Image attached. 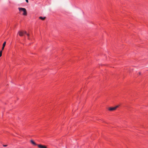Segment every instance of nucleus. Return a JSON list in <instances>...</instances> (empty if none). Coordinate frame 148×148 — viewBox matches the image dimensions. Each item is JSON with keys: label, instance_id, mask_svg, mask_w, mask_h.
Wrapping results in <instances>:
<instances>
[{"label": "nucleus", "instance_id": "obj_1", "mask_svg": "<svg viewBox=\"0 0 148 148\" xmlns=\"http://www.w3.org/2000/svg\"><path fill=\"white\" fill-rule=\"evenodd\" d=\"M19 11H23V13L22 15L24 16L27 15V12L26 9L24 8H19Z\"/></svg>", "mask_w": 148, "mask_h": 148}, {"label": "nucleus", "instance_id": "obj_2", "mask_svg": "<svg viewBox=\"0 0 148 148\" xmlns=\"http://www.w3.org/2000/svg\"><path fill=\"white\" fill-rule=\"evenodd\" d=\"M119 107V106H117L114 107H110L109 108L108 110L110 111H113L116 110V108Z\"/></svg>", "mask_w": 148, "mask_h": 148}, {"label": "nucleus", "instance_id": "obj_3", "mask_svg": "<svg viewBox=\"0 0 148 148\" xmlns=\"http://www.w3.org/2000/svg\"><path fill=\"white\" fill-rule=\"evenodd\" d=\"M25 33H26V32L25 31L19 32V36H23Z\"/></svg>", "mask_w": 148, "mask_h": 148}, {"label": "nucleus", "instance_id": "obj_4", "mask_svg": "<svg viewBox=\"0 0 148 148\" xmlns=\"http://www.w3.org/2000/svg\"><path fill=\"white\" fill-rule=\"evenodd\" d=\"M37 146L39 148H47V146L41 145H38Z\"/></svg>", "mask_w": 148, "mask_h": 148}, {"label": "nucleus", "instance_id": "obj_5", "mask_svg": "<svg viewBox=\"0 0 148 148\" xmlns=\"http://www.w3.org/2000/svg\"><path fill=\"white\" fill-rule=\"evenodd\" d=\"M6 42H4L3 43V47H2V50H3L4 49V48L5 45H6Z\"/></svg>", "mask_w": 148, "mask_h": 148}, {"label": "nucleus", "instance_id": "obj_6", "mask_svg": "<svg viewBox=\"0 0 148 148\" xmlns=\"http://www.w3.org/2000/svg\"><path fill=\"white\" fill-rule=\"evenodd\" d=\"M31 142L32 144H33L34 145H38L33 140H31Z\"/></svg>", "mask_w": 148, "mask_h": 148}, {"label": "nucleus", "instance_id": "obj_7", "mask_svg": "<svg viewBox=\"0 0 148 148\" xmlns=\"http://www.w3.org/2000/svg\"><path fill=\"white\" fill-rule=\"evenodd\" d=\"M39 19H40L42 20H44L45 19L46 17H43L41 16H40L39 17Z\"/></svg>", "mask_w": 148, "mask_h": 148}, {"label": "nucleus", "instance_id": "obj_8", "mask_svg": "<svg viewBox=\"0 0 148 148\" xmlns=\"http://www.w3.org/2000/svg\"><path fill=\"white\" fill-rule=\"evenodd\" d=\"M25 34H26L27 36L28 39L30 40V38H29V34H27L26 33H25Z\"/></svg>", "mask_w": 148, "mask_h": 148}, {"label": "nucleus", "instance_id": "obj_9", "mask_svg": "<svg viewBox=\"0 0 148 148\" xmlns=\"http://www.w3.org/2000/svg\"><path fill=\"white\" fill-rule=\"evenodd\" d=\"M2 50L0 51V57L2 56Z\"/></svg>", "mask_w": 148, "mask_h": 148}, {"label": "nucleus", "instance_id": "obj_10", "mask_svg": "<svg viewBox=\"0 0 148 148\" xmlns=\"http://www.w3.org/2000/svg\"><path fill=\"white\" fill-rule=\"evenodd\" d=\"M26 2L27 3H28V0H25Z\"/></svg>", "mask_w": 148, "mask_h": 148}, {"label": "nucleus", "instance_id": "obj_11", "mask_svg": "<svg viewBox=\"0 0 148 148\" xmlns=\"http://www.w3.org/2000/svg\"><path fill=\"white\" fill-rule=\"evenodd\" d=\"M7 146V145H3V147H6Z\"/></svg>", "mask_w": 148, "mask_h": 148}, {"label": "nucleus", "instance_id": "obj_12", "mask_svg": "<svg viewBox=\"0 0 148 148\" xmlns=\"http://www.w3.org/2000/svg\"><path fill=\"white\" fill-rule=\"evenodd\" d=\"M139 75H140L141 74V73L140 72H139Z\"/></svg>", "mask_w": 148, "mask_h": 148}]
</instances>
